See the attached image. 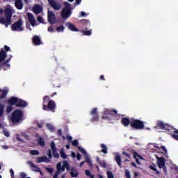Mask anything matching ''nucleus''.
<instances>
[{
    "mask_svg": "<svg viewBox=\"0 0 178 178\" xmlns=\"http://www.w3.org/2000/svg\"><path fill=\"white\" fill-rule=\"evenodd\" d=\"M155 129H161V130L169 131V130H172V127L162 121H157Z\"/></svg>",
    "mask_w": 178,
    "mask_h": 178,
    "instance_id": "10",
    "label": "nucleus"
},
{
    "mask_svg": "<svg viewBox=\"0 0 178 178\" xmlns=\"http://www.w3.org/2000/svg\"><path fill=\"white\" fill-rule=\"evenodd\" d=\"M65 8L61 11V17L66 20L72 15V4L67 1L64 2Z\"/></svg>",
    "mask_w": 178,
    "mask_h": 178,
    "instance_id": "5",
    "label": "nucleus"
},
{
    "mask_svg": "<svg viewBox=\"0 0 178 178\" xmlns=\"http://www.w3.org/2000/svg\"><path fill=\"white\" fill-rule=\"evenodd\" d=\"M5 17H0V24H4L6 27L12 24V9L6 8L4 10Z\"/></svg>",
    "mask_w": 178,
    "mask_h": 178,
    "instance_id": "3",
    "label": "nucleus"
},
{
    "mask_svg": "<svg viewBox=\"0 0 178 178\" xmlns=\"http://www.w3.org/2000/svg\"><path fill=\"white\" fill-rule=\"evenodd\" d=\"M161 149H162V151L165 152V154H168V149H166V147L165 146H161Z\"/></svg>",
    "mask_w": 178,
    "mask_h": 178,
    "instance_id": "54",
    "label": "nucleus"
},
{
    "mask_svg": "<svg viewBox=\"0 0 178 178\" xmlns=\"http://www.w3.org/2000/svg\"><path fill=\"white\" fill-rule=\"evenodd\" d=\"M30 154L31 155H40V152L38 150H31Z\"/></svg>",
    "mask_w": 178,
    "mask_h": 178,
    "instance_id": "44",
    "label": "nucleus"
},
{
    "mask_svg": "<svg viewBox=\"0 0 178 178\" xmlns=\"http://www.w3.org/2000/svg\"><path fill=\"white\" fill-rule=\"evenodd\" d=\"M27 17L30 24H31V26H35V18H34V15L30 13H28Z\"/></svg>",
    "mask_w": 178,
    "mask_h": 178,
    "instance_id": "22",
    "label": "nucleus"
},
{
    "mask_svg": "<svg viewBox=\"0 0 178 178\" xmlns=\"http://www.w3.org/2000/svg\"><path fill=\"white\" fill-rule=\"evenodd\" d=\"M134 153V159L136 160V163H138V165H141V163H140V160L138 159H143V156H141V155L138 154V153H137V152L136 151H133Z\"/></svg>",
    "mask_w": 178,
    "mask_h": 178,
    "instance_id": "23",
    "label": "nucleus"
},
{
    "mask_svg": "<svg viewBox=\"0 0 178 178\" xmlns=\"http://www.w3.org/2000/svg\"><path fill=\"white\" fill-rule=\"evenodd\" d=\"M46 170H47V172H48L50 174L54 173V168H47Z\"/></svg>",
    "mask_w": 178,
    "mask_h": 178,
    "instance_id": "51",
    "label": "nucleus"
},
{
    "mask_svg": "<svg viewBox=\"0 0 178 178\" xmlns=\"http://www.w3.org/2000/svg\"><path fill=\"white\" fill-rule=\"evenodd\" d=\"M12 58V55H10V57L7 60L0 63V70H8V69H10V64H9V62H10Z\"/></svg>",
    "mask_w": 178,
    "mask_h": 178,
    "instance_id": "12",
    "label": "nucleus"
},
{
    "mask_svg": "<svg viewBox=\"0 0 178 178\" xmlns=\"http://www.w3.org/2000/svg\"><path fill=\"white\" fill-rule=\"evenodd\" d=\"M28 164L31 166V168L33 172H37L38 173H42V172H41V168H40L38 166L35 165V164H34V163H33L32 161H29Z\"/></svg>",
    "mask_w": 178,
    "mask_h": 178,
    "instance_id": "19",
    "label": "nucleus"
},
{
    "mask_svg": "<svg viewBox=\"0 0 178 178\" xmlns=\"http://www.w3.org/2000/svg\"><path fill=\"white\" fill-rule=\"evenodd\" d=\"M90 115L92 116L90 122L95 123V122H99V115H98V108H93L90 111Z\"/></svg>",
    "mask_w": 178,
    "mask_h": 178,
    "instance_id": "11",
    "label": "nucleus"
},
{
    "mask_svg": "<svg viewBox=\"0 0 178 178\" xmlns=\"http://www.w3.org/2000/svg\"><path fill=\"white\" fill-rule=\"evenodd\" d=\"M37 163H41L42 162H45L46 163H49L51 161L49 159L47 158V156H43L42 157H37L36 158Z\"/></svg>",
    "mask_w": 178,
    "mask_h": 178,
    "instance_id": "21",
    "label": "nucleus"
},
{
    "mask_svg": "<svg viewBox=\"0 0 178 178\" xmlns=\"http://www.w3.org/2000/svg\"><path fill=\"white\" fill-rule=\"evenodd\" d=\"M32 10L35 15H40V13H42L43 9L40 5L36 4L33 7Z\"/></svg>",
    "mask_w": 178,
    "mask_h": 178,
    "instance_id": "15",
    "label": "nucleus"
},
{
    "mask_svg": "<svg viewBox=\"0 0 178 178\" xmlns=\"http://www.w3.org/2000/svg\"><path fill=\"white\" fill-rule=\"evenodd\" d=\"M86 16H87V14L86 13V12L81 11V12L80 13V17H86Z\"/></svg>",
    "mask_w": 178,
    "mask_h": 178,
    "instance_id": "53",
    "label": "nucleus"
},
{
    "mask_svg": "<svg viewBox=\"0 0 178 178\" xmlns=\"http://www.w3.org/2000/svg\"><path fill=\"white\" fill-rule=\"evenodd\" d=\"M78 149L80 152H81V154H83V155H87V152L86 151V149H83V147H79Z\"/></svg>",
    "mask_w": 178,
    "mask_h": 178,
    "instance_id": "43",
    "label": "nucleus"
},
{
    "mask_svg": "<svg viewBox=\"0 0 178 178\" xmlns=\"http://www.w3.org/2000/svg\"><path fill=\"white\" fill-rule=\"evenodd\" d=\"M76 159L77 161H80V159H81V154H80V153H77Z\"/></svg>",
    "mask_w": 178,
    "mask_h": 178,
    "instance_id": "58",
    "label": "nucleus"
},
{
    "mask_svg": "<svg viewBox=\"0 0 178 178\" xmlns=\"http://www.w3.org/2000/svg\"><path fill=\"white\" fill-rule=\"evenodd\" d=\"M32 42L33 45H35L36 47H38V45H41L42 44V42H41V39L38 35L33 36V38H32Z\"/></svg>",
    "mask_w": 178,
    "mask_h": 178,
    "instance_id": "20",
    "label": "nucleus"
},
{
    "mask_svg": "<svg viewBox=\"0 0 178 178\" xmlns=\"http://www.w3.org/2000/svg\"><path fill=\"white\" fill-rule=\"evenodd\" d=\"M85 173L88 176V177L92 176V175H91V172L89 170H86Z\"/></svg>",
    "mask_w": 178,
    "mask_h": 178,
    "instance_id": "49",
    "label": "nucleus"
},
{
    "mask_svg": "<svg viewBox=\"0 0 178 178\" xmlns=\"http://www.w3.org/2000/svg\"><path fill=\"white\" fill-rule=\"evenodd\" d=\"M144 121H141L138 119L131 118V127L134 130H143L145 125Z\"/></svg>",
    "mask_w": 178,
    "mask_h": 178,
    "instance_id": "6",
    "label": "nucleus"
},
{
    "mask_svg": "<svg viewBox=\"0 0 178 178\" xmlns=\"http://www.w3.org/2000/svg\"><path fill=\"white\" fill-rule=\"evenodd\" d=\"M56 151L57 150L53 151V155L54 158H59V154Z\"/></svg>",
    "mask_w": 178,
    "mask_h": 178,
    "instance_id": "47",
    "label": "nucleus"
},
{
    "mask_svg": "<svg viewBox=\"0 0 178 178\" xmlns=\"http://www.w3.org/2000/svg\"><path fill=\"white\" fill-rule=\"evenodd\" d=\"M42 109L43 111H47V112H55L56 109V104L54 100L49 99V96L46 95L42 98Z\"/></svg>",
    "mask_w": 178,
    "mask_h": 178,
    "instance_id": "1",
    "label": "nucleus"
},
{
    "mask_svg": "<svg viewBox=\"0 0 178 178\" xmlns=\"http://www.w3.org/2000/svg\"><path fill=\"white\" fill-rule=\"evenodd\" d=\"M67 27H68V29L70 30H71V31H80V30H79V29H77V27H76V26L70 22H67L66 24Z\"/></svg>",
    "mask_w": 178,
    "mask_h": 178,
    "instance_id": "25",
    "label": "nucleus"
},
{
    "mask_svg": "<svg viewBox=\"0 0 178 178\" xmlns=\"http://www.w3.org/2000/svg\"><path fill=\"white\" fill-rule=\"evenodd\" d=\"M13 110V107H12V106L10 105V106H8L6 107V112L7 113H10V112H12Z\"/></svg>",
    "mask_w": 178,
    "mask_h": 178,
    "instance_id": "41",
    "label": "nucleus"
},
{
    "mask_svg": "<svg viewBox=\"0 0 178 178\" xmlns=\"http://www.w3.org/2000/svg\"><path fill=\"white\" fill-rule=\"evenodd\" d=\"M3 133L4 136H6V137H9L10 134H9V132L8 131L3 130Z\"/></svg>",
    "mask_w": 178,
    "mask_h": 178,
    "instance_id": "55",
    "label": "nucleus"
},
{
    "mask_svg": "<svg viewBox=\"0 0 178 178\" xmlns=\"http://www.w3.org/2000/svg\"><path fill=\"white\" fill-rule=\"evenodd\" d=\"M172 138H174V140H176L177 141H178V135L172 134Z\"/></svg>",
    "mask_w": 178,
    "mask_h": 178,
    "instance_id": "57",
    "label": "nucleus"
},
{
    "mask_svg": "<svg viewBox=\"0 0 178 178\" xmlns=\"http://www.w3.org/2000/svg\"><path fill=\"white\" fill-rule=\"evenodd\" d=\"M38 22L39 23H44V18H42V17H41V16H38Z\"/></svg>",
    "mask_w": 178,
    "mask_h": 178,
    "instance_id": "48",
    "label": "nucleus"
},
{
    "mask_svg": "<svg viewBox=\"0 0 178 178\" xmlns=\"http://www.w3.org/2000/svg\"><path fill=\"white\" fill-rule=\"evenodd\" d=\"M51 148L53 152L54 151H57L56 145L55 144V142L51 141Z\"/></svg>",
    "mask_w": 178,
    "mask_h": 178,
    "instance_id": "39",
    "label": "nucleus"
},
{
    "mask_svg": "<svg viewBox=\"0 0 178 178\" xmlns=\"http://www.w3.org/2000/svg\"><path fill=\"white\" fill-rule=\"evenodd\" d=\"M122 155H124L125 156H127L128 159H125V162H130L131 161V156H130L129 154H128L126 152H122Z\"/></svg>",
    "mask_w": 178,
    "mask_h": 178,
    "instance_id": "33",
    "label": "nucleus"
},
{
    "mask_svg": "<svg viewBox=\"0 0 178 178\" xmlns=\"http://www.w3.org/2000/svg\"><path fill=\"white\" fill-rule=\"evenodd\" d=\"M134 176H135V177H138L140 176V172H134Z\"/></svg>",
    "mask_w": 178,
    "mask_h": 178,
    "instance_id": "63",
    "label": "nucleus"
},
{
    "mask_svg": "<svg viewBox=\"0 0 178 178\" xmlns=\"http://www.w3.org/2000/svg\"><path fill=\"white\" fill-rule=\"evenodd\" d=\"M38 143L39 145H40L41 147H45V141L44 140V138H42V137H39Z\"/></svg>",
    "mask_w": 178,
    "mask_h": 178,
    "instance_id": "32",
    "label": "nucleus"
},
{
    "mask_svg": "<svg viewBox=\"0 0 178 178\" xmlns=\"http://www.w3.org/2000/svg\"><path fill=\"white\" fill-rule=\"evenodd\" d=\"M47 127L50 131H55V127H54L52 124H47Z\"/></svg>",
    "mask_w": 178,
    "mask_h": 178,
    "instance_id": "37",
    "label": "nucleus"
},
{
    "mask_svg": "<svg viewBox=\"0 0 178 178\" xmlns=\"http://www.w3.org/2000/svg\"><path fill=\"white\" fill-rule=\"evenodd\" d=\"M6 104H8L11 106H15L16 108H26L29 105L27 102L16 97H10L7 99Z\"/></svg>",
    "mask_w": 178,
    "mask_h": 178,
    "instance_id": "2",
    "label": "nucleus"
},
{
    "mask_svg": "<svg viewBox=\"0 0 178 178\" xmlns=\"http://www.w3.org/2000/svg\"><path fill=\"white\" fill-rule=\"evenodd\" d=\"M81 3V0H76L74 5H80Z\"/></svg>",
    "mask_w": 178,
    "mask_h": 178,
    "instance_id": "61",
    "label": "nucleus"
},
{
    "mask_svg": "<svg viewBox=\"0 0 178 178\" xmlns=\"http://www.w3.org/2000/svg\"><path fill=\"white\" fill-rule=\"evenodd\" d=\"M107 178H115V175L112 173V171H107L106 172Z\"/></svg>",
    "mask_w": 178,
    "mask_h": 178,
    "instance_id": "42",
    "label": "nucleus"
},
{
    "mask_svg": "<svg viewBox=\"0 0 178 178\" xmlns=\"http://www.w3.org/2000/svg\"><path fill=\"white\" fill-rule=\"evenodd\" d=\"M10 50V47L7 45H5L3 48H1L0 50V63L2 62H5L6 60V56H8V54L6 52H9Z\"/></svg>",
    "mask_w": 178,
    "mask_h": 178,
    "instance_id": "8",
    "label": "nucleus"
},
{
    "mask_svg": "<svg viewBox=\"0 0 178 178\" xmlns=\"http://www.w3.org/2000/svg\"><path fill=\"white\" fill-rule=\"evenodd\" d=\"M70 173L72 177H77V176H79V172H77V170L76 169L72 168Z\"/></svg>",
    "mask_w": 178,
    "mask_h": 178,
    "instance_id": "30",
    "label": "nucleus"
},
{
    "mask_svg": "<svg viewBox=\"0 0 178 178\" xmlns=\"http://www.w3.org/2000/svg\"><path fill=\"white\" fill-rule=\"evenodd\" d=\"M161 169H163L164 173H166V172H168V168H166L165 165L163 167H162Z\"/></svg>",
    "mask_w": 178,
    "mask_h": 178,
    "instance_id": "60",
    "label": "nucleus"
},
{
    "mask_svg": "<svg viewBox=\"0 0 178 178\" xmlns=\"http://www.w3.org/2000/svg\"><path fill=\"white\" fill-rule=\"evenodd\" d=\"M115 115H118V111L115 109H106L103 113V116L102 118L104 120L106 119V120H112L111 118H113ZM110 116H111V118Z\"/></svg>",
    "mask_w": 178,
    "mask_h": 178,
    "instance_id": "7",
    "label": "nucleus"
},
{
    "mask_svg": "<svg viewBox=\"0 0 178 178\" xmlns=\"http://www.w3.org/2000/svg\"><path fill=\"white\" fill-rule=\"evenodd\" d=\"M49 4L54 10H60V9H62L60 3L56 0H49Z\"/></svg>",
    "mask_w": 178,
    "mask_h": 178,
    "instance_id": "13",
    "label": "nucleus"
},
{
    "mask_svg": "<svg viewBox=\"0 0 178 178\" xmlns=\"http://www.w3.org/2000/svg\"><path fill=\"white\" fill-rule=\"evenodd\" d=\"M166 163V161L163 157H157V165L159 169H162L163 166H165Z\"/></svg>",
    "mask_w": 178,
    "mask_h": 178,
    "instance_id": "17",
    "label": "nucleus"
},
{
    "mask_svg": "<svg viewBox=\"0 0 178 178\" xmlns=\"http://www.w3.org/2000/svg\"><path fill=\"white\" fill-rule=\"evenodd\" d=\"M0 92H1L0 95V99H3V98L6 97V95H8V91L5 90H0Z\"/></svg>",
    "mask_w": 178,
    "mask_h": 178,
    "instance_id": "31",
    "label": "nucleus"
},
{
    "mask_svg": "<svg viewBox=\"0 0 178 178\" xmlns=\"http://www.w3.org/2000/svg\"><path fill=\"white\" fill-rule=\"evenodd\" d=\"M48 31H49V33H54V27H52V26L49 27Z\"/></svg>",
    "mask_w": 178,
    "mask_h": 178,
    "instance_id": "59",
    "label": "nucleus"
},
{
    "mask_svg": "<svg viewBox=\"0 0 178 178\" xmlns=\"http://www.w3.org/2000/svg\"><path fill=\"white\" fill-rule=\"evenodd\" d=\"M64 31H65V26H63V25H61L56 28L57 33H63Z\"/></svg>",
    "mask_w": 178,
    "mask_h": 178,
    "instance_id": "34",
    "label": "nucleus"
},
{
    "mask_svg": "<svg viewBox=\"0 0 178 178\" xmlns=\"http://www.w3.org/2000/svg\"><path fill=\"white\" fill-rule=\"evenodd\" d=\"M125 177L127 178H131V175H130V171L129 170H125Z\"/></svg>",
    "mask_w": 178,
    "mask_h": 178,
    "instance_id": "45",
    "label": "nucleus"
},
{
    "mask_svg": "<svg viewBox=\"0 0 178 178\" xmlns=\"http://www.w3.org/2000/svg\"><path fill=\"white\" fill-rule=\"evenodd\" d=\"M79 23L81 24L83 29H85V30H88V27L91 26V24L90 23V20L88 19H81Z\"/></svg>",
    "mask_w": 178,
    "mask_h": 178,
    "instance_id": "18",
    "label": "nucleus"
},
{
    "mask_svg": "<svg viewBox=\"0 0 178 178\" xmlns=\"http://www.w3.org/2000/svg\"><path fill=\"white\" fill-rule=\"evenodd\" d=\"M96 162H97L102 168H106V162H105V161H101V159H99V157L96 158Z\"/></svg>",
    "mask_w": 178,
    "mask_h": 178,
    "instance_id": "27",
    "label": "nucleus"
},
{
    "mask_svg": "<svg viewBox=\"0 0 178 178\" xmlns=\"http://www.w3.org/2000/svg\"><path fill=\"white\" fill-rule=\"evenodd\" d=\"M72 145H74V147H77L79 145V140H73Z\"/></svg>",
    "mask_w": 178,
    "mask_h": 178,
    "instance_id": "50",
    "label": "nucleus"
},
{
    "mask_svg": "<svg viewBox=\"0 0 178 178\" xmlns=\"http://www.w3.org/2000/svg\"><path fill=\"white\" fill-rule=\"evenodd\" d=\"M10 173L11 175V177L14 178L15 177V172L13 171V169L10 170Z\"/></svg>",
    "mask_w": 178,
    "mask_h": 178,
    "instance_id": "56",
    "label": "nucleus"
},
{
    "mask_svg": "<svg viewBox=\"0 0 178 178\" xmlns=\"http://www.w3.org/2000/svg\"><path fill=\"white\" fill-rule=\"evenodd\" d=\"M149 169H151V170H154V172H156L157 175H161V172L156 169V168H155V165H150Z\"/></svg>",
    "mask_w": 178,
    "mask_h": 178,
    "instance_id": "36",
    "label": "nucleus"
},
{
    "mask_svg": "<svg viewBox=\"0 0 178 178\" xmlns=\"http://www.w3.org/2000/svg\"><path fill=\"white\" fill-rule=\"evenodd\" d=\"M100 147L102 148V152L103 154H108V147H106V145H105V144L102 143L100 145Z\"/></svg>",
    "mask_w": 178,
    "mask_h": 178,
    "instance_id": "29",
    "label": "nucleus"
},
{
    "mask_svg": "<svg viewBox=\"0 0 178 178\" xmlns=\"http://www.w3.org/2000/svg\"><path fill=\"white\" fill-rule=\"evenodd\" d=\"M5 109V106L0 103V118H2L3 115V112Z\"/></svg>",
    "mask_w": 178,
    "mask_h": 178,
    "instance_id": "35",
    "label": "nucleus"
},
{
    "mask_svg": "<svg viewBox=\"0 0 178 178\" xmlns=\"http://www.w3.org/2000/svg\"><path fill=\"white\" fill-rule=\"evenodd\" d=\"M47 19H48V22H49V23H50V24H55V20L56 19V16L55 15L54 12H52V11L47 12Z\"/></svg>",
    "mask_w": 178,
    "mask_h": 178,
    "instance_id": "14",
    "label": "nucleus"
},
{
    "mask_svg": "<svg viewBox=\"0 0 178 178\" xmlns=\"http://www.w3.org/2000/svg\"><path fill=\"white\" fill-rule=\"evenodd\" d=\"M69 163L67 161H65L63 162V167H64V168L67 169V170H70V168H69Z\"/></svg>",
    "mask_w": 178,
    "mask_h": 178,
    "instance_id": "38",
    "label": "nucleus"
},
{
    "mask_svg": "<svg viewBox=\"0 0 178 178\" xmlns=\"http://www.w3.org/2000/svg\"><path fill=\"white\" fill-rule=\"evenodd\" d=\"M23 111L21 109H17L11 114V122L14 124H16V123H20V122H23Z\"/></svg>",
    "mask_w": 178,
    "mask_h": 178,
    "instance_id": "4",
    "label": "nucleus"
},
{
    "mask_svg": "<svg viewBox=\"0 0 178 178\" xmlns=\"http://www.w3.org/2000/svg\"><path fill=\"white\" fill-rule=\"evenodd\" d=\"M67 139L68 140V141H72V140H73V138L69 135H67Z\"/></svg>",
    "mask_w": 178,
    "mask_h": 178,
    "instance_id": "62",
    "label": "nucleus"
},
{
    "mask_svg": "<svg viewBox=\"0 0 178 178\" xmlns=\"http://www.w3.org/2000/svg\"><path fill=\"white\" fill-rule=\"evenodd\" d=\"M37 126L39 129H42V123H38Z\"/></svg>",
    "mask_w": 178,
    "mask_h": 178,
    "instance_id": "64",
    "label": "nucleus"
},
{
    "mask_svg": "<svg viewBox=\"0 0 178 178\" xmlns=\"http://www.w3.org/2000/svg\"><path fill=\"white\" fill-rule=\"evenodd\" d=\"M121 123L124 126V127H131V118H122L121 120Z\"/></svg>",
    "mask_w": 178,
    "mask_h": 178,
    "instance_id": "16",
    "label": "nucleus"
},
{
    "mask_svg": "<svg viewBox=\"0 0 178 178\" xmlns=\"http://www.w3.org/2000/svg\"><path fill=\"white\" fill-rule=\"evenodd\" d=\"M22 26L23 20H22V19H19L12 25L11 29L13 31H23L24 29L22 27Z\"/></svg>",
    "mask_w": 178,
    "mask_h": 178,
    "instance_id": "9",
    "label": "nucleus"
},
{
    "mask_svg": "<svg viewBox=\"0 0 178 178\" xmlns=\"http://www.w3.org/2000/svg\"><path fill=\"white\" fill-rule=\"evenodd\" d=\"M57 135H58L59 137H63V140H65V136H63L62 134V129L58 130Z\"/></svg>",
    "mask_w": 178,
    "mask_h": 178,
    "instance_id": "46",
    "label": "nucleus"
},
{
    "mask_svg": "<svg viewBox=\"0 0 178 178\" xmlns=\"http://www.w3.org/2000/svg\"><path fill=\"white\" fill-rule=\"evenodd\" d=\"M60 156L63 158V159H66L67 158V155H66V153L63 150H61L60 152Z\"/></svg>",
    "mask_w": 178,
    "mask_h": 178,
    "instance_id": "40",
    "label": "nucleus"
},
{
    "mask_svg": "<svg viewBox=\"0 0 178 178\" xmlns=\"http://www.w3.org/2000/svg\"><path fill=\"white\" fill-rule=\"evenodd\" d=\"M15 7L19 10H22L23 9V0H16L15 2Z\"/></svg>",
    "mask_w": 178,
    "mask_h": 178,
    "instance_id": "24",
    "label": "nucleus"
},
{
    "mask_svg": "<svg viewBox=\"0 0 178 178\" xmlns=\"http://www.w3.org/2000/svg\"><path fill=\"white\" fill-rule=\"evenodd\" d=\"M115 160L117 162L119 168H122V157L119 155V154H115Z\"/></svg>",
    "mask_w": 178,
    "mask_h": 178,
    "instance_id": "26",
    "label": "nucleus"
},
{
    "mask_svg": "<svg viewBox=\"0 0 178 178\" xmlns=\"http://www.w3.org/2000/svg\"><path fill=\"white\" fill-rule=\"evenodd\" d=\"M81 33H82L83 35L90 36L91 34H92V29L88 31L86 29L85 31H81Z\"/></svg>",
    "mask_w": 178,
    "mask_h": 178,
    "instance_id": "28",
    "label": "nucleus"
},
{
    "mask_svg": "<svg viewBox=\"0 0 178 178\" xmlns=\"http://www.w3.org/2000/svg\"><path fill=\"white\" fill-rule=\"evenodd\" d=\"M47 156H49V159H52V153L51 152V149H49L47 152Z\"/></svg>",
    "mask_w": 178,
    "mask_h": 178,
    "instance_id": "52",
    "label": "nucleus"
}]
</instances>
